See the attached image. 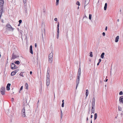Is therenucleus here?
I'll return each mask as SVG.
<instances>
[{
    "mask_svg": "<svg viewBox=\"0 0 123 123\" xmlns=\"http://www.w3.org/2000/svg\"><path fill=\"white\" fill-rule=\"evenodd\" d=\"M25 108L24 107L22 110L21 112V115L23 117H25Z\"/></svg>",
    "mask_w": 123,
    "mask_h": 123,
    "instance_id": "f03ea898",
    "label": "nucleus"
},
{
    "mask_svg": "<svg viewBox=\"0 0 123 123\" xmlns=\"http://www.w3.org/2000/svg\"><path fill=\"white\" fill-rule=\"evenodd\" d=\"M107 26L106 27L105 29V31H107Z\"/></svg>",
    "mask_w": 123,
    "mask_h": 123,
    "instance_id": "8fccbe9b",
    "label": "nucleus"
},
{
    "mask_svg": "<svg viewBox=\"0 0 123 123\" xmlns=\"http://www.w3.org/2000/svg\"><path fill=\"white\" fill-rule=\"evenodd\" d=\"M42 38H43V34H42Z\"/></svg>",
    "mask_w": 123,
    "mask_h": 123,
    "instance_id": "338daca9",
    "label": "nucleus"
},
{
    "mask_svg": "<svg viewBox=\"0 0 123 123\" xmlns=\"http://www.w3.org/2000/svg\"><path fill=\"white\" fill-rule=\"evenodd\" d=\"M0 92L2 95H4L5 93V87H2L0 90Z\"/></svg>",
    "mask_w": 123,
    "mask_h": 123,
    "instance_id": "7ed1b4c3",
    "label": "nucleus"
},
{
    "mask_svg": "<svg viewBox=\"0 0 123 123\" xmlns=\"http://www.w3.org/2000/svg\"><path fill=\"white\" fill-rule=\"evenodd\" d=\"M95 110V105H92L91 112L92 113H94Z\"/></svg>",
    "mask_w": 123,
    "mask_h": 123,
    "instance_id": "39448f33",
    "label": "nucleus"
},
{
    "mask_svg": "<svg viewBox=\"0 0 123 123\" xmlns=\"http://www.w3.org/2000/svg\"><path fill=\"white\" fill-rule=\"evenodd\" d=\"M90 0H85L84 8H85V6L89 3Z\"/></svg>",
    "mask_w": 123,
    "mask_h": 123,
    "instance_id": "6e6552de",
    "label": "nucleus"
},
{
    "mask_svg": "<svg viewBox=\"0 0 123 123\" xmlns=\"http://www.w3.org/2000/svg\"><path fill=\"white\" fill-rule=\"evenodd\" d=\"M62 103H64V100H62Z\"/></svg>",
    "mask_w": 123,
    "mask_h": 123,
    "instance_id": "680f3d73",
    "label": "nucleus"
},
{
    "mask_svg": "<svg viewBox=\"0 0 123 123\" xmlns=\"http://www.w3.org/2000/svg\"><path fill=\"white\" fill-rule=\"evenodd\" d=\"M99 63H100V62H98V63L97 64V66L98 65H99Z\"/></svg>",
    "mask_w": 123,
    "mask_h": 123,
    "instance_id": "5fc2aeb1",
    "label": "nucleus"
},
{
    "mask_svg": "<svg viewBox=\"0 0 123 123\" xmlns=\"http://www.w3.org/2000/svg\"><path fill=\"white\" fill-rule=\"evenodd\" d=\"M76 4L78 5V6H80V2L79 1H77L76 3Z\"/></svg>",
    "mask_w": 123,
    "mask_h": 123,
    "instance_id": "72a5a7b5",
    "label": "nucleus"
},
{
    "mask_svg": "<svg viewBox=\"0 0 123 123\" xmlns=\"http://www.w3.org/2000/svg\"><path fill=\"white\" fill-rule=\"evenodd\" d=\"M1 22H2V23H4V20L3 19H2L1 20Z\"/></svg>",
    "mask_w": 123,
    "mask_h": 123,
    "instance_id": "864d4df0",
    "label": "nucleus"
},
{
    "mask_svg": "<svg viewBox=\"0 0 123 123\" xmlns=\"http://www.w3.org/2000/svg\"><path fill=\"white\" fill-rule=\"evenodd\" d=\"M88 117H87L86 118V121H87L88 120Z\"/></svg>",
    "mask_w": 123,
    "mask_h": 123,
    "instance_id": "bf43d9fd",
    "label": "nucleus"
},
{
    "mask_svg": "<svg viewBox=\"0 0 123 123\" xmlns=\"http://www.w3.org/2000/svg\"><path fill=\"white\" fill-rule=\"evenodd\" d=\"M24 72H21L19 74V75L20 76H22V77H24V75H23V73H24Z\"/></svg>",
    "mask_w": 123,
    "mask_h": 123,
    "instance_id": "bb28decb",
    "label": "nucleus"
},
{
    "mask_svg": "<svg viewBox=\"0 0 123 123\" xmlns=\"http://www.w3.org/2000/svg\"><path fill=\"white\" fill-rule=\"evenodd\" d=\"M20 24L19 23V24L18 25V26H20Z\"/></svg>",
    "mask_w": 123,
    "mask_h": 123,
    "instance_id": "13d9d810",
    "label": "nucleus"
},
{
    "mask_svg": "<svg viewBox=\"0 0 123 123\" xmlns=\"http://www.w3.org/2000/svg\"><path fill=\"white\" fill-rule=\"evenodd\" d=\"M6 26L8 28L11 29L12 30L14 29L9 24H7Z\"/></svg>",
    "mask_w": 123,
    "mask_h": 123,
    "instance_id": "9d476101",
    "label": "nucleus"
},
{
    "mask_svg": "<svg viewBox=\"0 0 123 123\" xmlns=\"http://www.w3.org/2000/svg\"><path fill=\"white\" fill-rule=\"evenodd\" d=\"M39 103V100H38V102H37V104H38V103Z\"/></svg>",
    "mask_w": 123,
    "mask_h": 123,
    "instance_id": "052dcab7",
    "label": "nucleus"
},
{
    "mask_svg": "<svg viewBox=\"0 0 123 123\" xmlns=\"http://www.w3.org/2000/svg\"><path fill=\"white\" fill-rule=\"evenodd\" d=\"M92 105H95V99L94 98L92 100Z\"/></svg>",
    "mask_w": 123,
    "mask_h": 123,
    "instance_id": "412c9836",
    "label": "nucleus"
},
{
    "mask_svg": "<svg viewBox=\"0 0 123 123\" xmlns=\"http://www.w3.org/2000/svg\"><path fill=\"white\" fill-rule=\"evenodd\" d=\"M53 53L52 52L50 54H49V58H53Z\"/></svg>",
    "mask_w": 123,
    "mask_h": 123,
    "instance_id": "2eb2a0df",
    "label": "nucleus"
},
{
    "mask_svg": "<svg viewBox=\"0 0 123 123\" xmlns=\"http://www.w3.org/2000/svg\"><path fill=\"white\" fill-rule=\"evenodd\" d=\"M81 75V68H80V67L79 68V69L78 71V73L77 74V78L76 80V89L77 88L78 85L79 83V82L80 80V76Z\"/></svg>",
    "mask_w": 123,
    "mask_h": 123,
    "instance_id": "f257e3e1",
    "label": "nucleus"
},
{
    "mask_svg": "<svg viewBox=\"0 0 123 123\" xmlns=\"http://www.w3.org/2000/svg\"><path fill=\"white\" fill-rule=\"evenodd\" d=\"M18 22H19V23H20V24L22 22V20H19L18 21Z\"/></svg>",
    "mask_w": 123,
    "mask_h": 123,
    "instance_id": "58836bf2",
    "label": "nucleus"
},
{
    "mask_svg": "<svg viewBox=\"0 0 123 123\" xmlns=\"http://www.w3.org/2000/svg\"><path fill=\"white\" fill-rule=\"evenodd\" d=\"M101 59H99V62H98L100 63L101 62Z\"/></svg>",
    "mask_w": 123,
    "mask_h": 123,
    "instance_id": "a18cd8bd",
    "label": "nucleus"
},
{
    "mask_svg": "<svg viewBox=\"0 0 123 123\" xmlns=\"http://www.w3.org/2000/svg\"><path fill=\"white\" fill-rule=\"evenodd\" d=\"M104 55L105 53L104 52H103L102 53L101 56V57L103 59L104 58Z\"/></svg>",
    "mask_w": 123,
    "mask_h": 123,
    "instance_id": "b1692460",
    "label": "nucleus"
},
{
    "mask_svg": "<svg viewBox=\"0 0 123 123\" xmlns=\"http://www.w3.org/2000/svg\"><path fill=\"white\" fill-rule=\"evenodd\" d=\"M57 34H59V29H57Z\"/></svg>",
    "mask_w": 123,
    "mask_h": 123,
    "instance_id": "4c0bfd02",
    "label": "nucleus"
},
{
    "mask_svg": "<svg viewBox=\"0 0 123 123\" xmlns=\"http://www.w3.org/2000/svg\"><path fill=\"white\" fill-rule=\"evenodd\" d=\"M119 94L120 95H123V92L122 91L120 92L119 93Z\"/></svg>",
    "mask_w": 123,
    "mask_h": 123,
    "instance_id": "f704fd0d",
    "label": "nucleus"
},
{
    "mask_svg": "<svg viewBox=\"0 0 123 123\" xmlns=\"http://www.w3.org/2000/svg\"><path fill=\"white\" fill-rule=\"evenodd\" d=\"M35 47L36 48L37 47V43H35Z\"/></svg>",
    "mask_w": 123,
    "mask_h": 123,
    "instance_id": "09e8293b",
    "label": "nucleus"
},
{
    "mask_svg": "<svg viewBox=\"0 0 123 123\" xmlns=\"http://www.w3.org/2000/svg\"><path fill=\"white\" fill-rule=\"evenodd\" d=\"M102 35L103 36H105V32H103L102 33Z\"/></svg>",
    "mask_w": 123,
    "mask_h": 123,
    "instance_id": "37998d69",
    "label": "nucleus"
},
{
    "mask_svg": "<svg viewBox=\"0 0 123 123\" xmlns=\"http://www.w3.org/2000/svg\"><path fill=\"white\" fill-rule=\"evenodd\" d=\"M49 71L48 70V69L47 71V74H49Z\"/></svg>",
    "mask_w": 123,
    "mask_h": 123,
    "instance_id": "de8ad7c7",
    "label": "nucleus"
},
{
    "mask_svg": "<svg viewBox=\"0 0 123 123\" xmlns=\"http://www.w3.org/2000/svg\"><path fill=\"white\" fill-rule=\"evenodd\" d=\"M89 94V92L88 91V89H87L86 90V97Z\"/></svg>",
    "mask_w": 123,
    "mask_h": 123,
    "instance_id": "a211bd4d",
    "label": "nucleus"
},
{
    "mask_svg": "<svg viewBox=\"0 0 123 123\" xmlns=\"http://www.w3.org/2000/svg\"><path fill=\"white\" fill-rule=\"evenodd\" d=\"M79 6H78L77 8V9H79Z\"/></svg>",
    "mask_w": 123,
    "mask_h": 123,
    "instance_id": "69168bd1",
    "label": "nucleus"
},
{
    "mask_svg": "<svg viewBox=\"0 0 123 123\" xmlns=\"http://www.w3.org/2000/svg\"><path fill=\"white\" fill-rule=\"evenodd\" d=\"M53 58H49V62L50 63H52V62Z\"/></svg>",
    "mask_w": 123,
    "mask_h": 123,
    "instance_id": "f3484780",
    "label": "nucleus"
},
{
    "mask_svg": "<svg viewBox=\"0 0 123 123\" xmlns=\"http://www.w3.org/2000/svg\"><path fill=\"white\" fill-rule=\"evenodd\" d=\"M91 123H92V119H91Z\"/></svg>",
    "mask_w": 123,
    "mask_h": 123,
    "instance_id": "e2e57ef3",
    "label": "nucleus"
},
{
    "mask_svg": "<svg viewBox=\"0 0 123 123\" xmlns=\"http://www.w3.org/2000/svg\"><path fill=\"white\" fill-rule=\"evenodd\" d=\"M118 110L119 111H122V108L119 106H118Z\"/></svg>",
    "mask_w": 123,
    "mask_h": 123,
    "instance_id": "c756f323",
    "label": "nucleus"
},
{
    "mask_svg": "<svg viewBox=\"0 0 123 123\" xmlns=\"http://www.w3.org/2000/svg\"><path fill=\"white\" fill-rule=\"evenodd\" d=\"M19 56L18 55H16L14 54V53H13L12 54V60L15 59L17 57H18Z\"/></svg>",
    "mask_w": 123,
    "mask_h": 123,
    "instance_id": "0eeeda50",
    "label": "nucleus"
},
{
    "mask_svg": "<svg viewBox=\"0 0 123 123\" xmlns=\"http://www.w3.org/2000/svg\"><path fill=\"white\" fill-rule=\"evenodd\" d=\"M92 53V52H90V56L91 57H92L93 56Z\"/></svg>",
    "mask_w": 123,
    "mask_h": 123,
    "instance_id": "cd10ccee",
    "label": "nucleus"
},
{
    "mask_svg": "<svg viewBox=\"0 0 123 123\" xmlns=\"http://www.w3.org/2000/svg\"><path fill=\"white\" fill-rule=\"evenodd\" d=\"M97 117V114L96 113H95L94 115V120L96 119Z\"/></svg>",
    "mask_w": 123,
    "mask_h": 123,
    "instance_id": "a878e982",
    "label": "nucleus"
},
{
    "mask_svg": "<svg viewBox=\"0 0 123 123\" xmlns=\"http://www.w3.org/2000/svg\"><path fill=\"white\" fill-rule=\"evenodd\" d=\"M59 0H56V5H57L59 3Z\"/></svg>",
    "mask_w": 123,
    "mask_h": 123,
    "instance_id": "e433bc0d",
    "label": "nucleus"
},
{
    "mask_svg": "<svg viewBox=\"0 0 123 123\" xmlns=\"http://www.w3.org/2000/svg\"><path fill=\"white\" fill-rule=\"evenodd\" d=\"M92 15L91 14H89V18L90 20H91L92 18Z\"/></svg>",
    "mask_w": 123,
    "mask_h": 123,
    "instance_id": "c85d7f7f",
    "label": "nucleus"
},
{
    "mask_svg": "<svg viewBox=\"0 0 123 123\" xmlns=\"http://www.w3.org/2000/svg\"><path fill=\"white\" fill-rule=\"evenodd\" d=\"M24 12L26 13L27 12V8H26V6L25 5V6L24 7Z\"/></svg>",
    "mask_w": 123,
    "mask_h": 123,
    "instance_id": "6ab92c4d",
    "label": "nucleus"
},
{
    "mask_svg": "<svg viewBox=\"0 0 123 123\" xmlns=\"http://www.w3.org/2000/svg\"><path fill=\"white\" fill-rule=\"evenodd\" d=\"M117 22H119V19H118L117 20Z\"/></svg>",
    "mask_w": 123,
    "mask_h": 123,
    "instance_id": "0e129e2a",
    "label": "nucleus"
},
{
    "mask_svg": "<svg viewBox=\"0 0 123 123\" xmlns=\"http://www.w3.org/2000/svg\"><path fill=\"white\" fill-rule=\"evenodd\" d=\"M108 80V79H106L105 80V82H107Z\"/></svg>",
    "mask_w": 123,
    "mask_h": 123,
    "instance_id": "6e6d98bb",
    "label": "nucleus"
},
{
    "mask_svg": "<svg viewBox=\"0 0 123 123\" xmlns=\"http://www.w3.org/2000/svg\"><path fill=\"white\" fill-rule=\"evenodd\" d=\"M4 1L3 0H0V6L3 7Z\"/></svg>",
    "mask_w": 123,
    "mask_h": 123,
    "instance_id": "f8f14e48",
    "label": "nucleus"
},
{
    "mask_svg": "<svg viewBox=\"0 0 123 123\" xmlns=\"http://www.w3.org/2000/svg\"><path fill=\"white\" fill-rule=\"evenodd\" d=\"M59 34H57V39H58L59 38Z\"/></svg>",
    "mask_w": 123,
    "mask_h": 123,
    "instance_id": "49530a36",
    "label": "nucleus"
},
{
    "mask_svg": "<svg viewBox=\"0 0 123 123\" xmlns=\"http://www.w3.org/2000/svg\"><path fill=\"white\" fill-rule=\"evenodd\" d=\"M20 91H20V90L19 91V93L20 92Z\"/></svg>",
    "mask_w": 123,
    "mask_h": 123,
    "instance_id": "774afa93",
    "label": "nucleus"
},
{
    "mask_svg": "<svg viewBox=\"0 0 123 123\" xmlns=\"http://www.w3.org/2000/svg\"><path fill=\"white\" fill-rule=\"evenodd\" d=\"M18 67L16 66L15 64L13 63H12L11 65V68L12 69H14L17 68Z\"/></svg>",
    "mask_w": 123,
    "mask_h": 123,
    "instance_id": "20e7f679",
    "label": "nucleus"
},
{
    "mask_svg": "<svg viewBox=\"0 0 123 123\" xmlns=\"http://www.w3.org/2000/svg\"><path fill=\"white\" fill-rule=\"evenodd\" d=\"M64 103H62V107H63L64 106Z\"/></svg>",
    "mask_w": 123,
    "mask_h": 123,
    "instance_id": "ea45409f",
    "label": "nucleus"
},
{
    "mask_svg": "<svg viewBox=\"0 0 123 123\" xmlns=\"http://www.w3.org/2000/svg\"><path fill=\"white\" fill-rule=\"evenodd\" d=\"M119 36H118L116 38L115 41L116 42H117L118 41L119 39Z\"/></svg>",
    "mask_w": 123,
    "mask_h": 123,
    "instance_id": "dca6fc26",
    "label": "nucleus"
},
{
    "mask_svg": "<svg viewBox=\"0 0 123 123\" xmlns=\"http://www.w3.org/2000/svg\"><path fill=\"white\" fill-rule=\"evenodd\" d=\"M119 101L120 103L123 104V96H121L120 97Z\"/></svg>",
    "mask_w": 123,
    "mask_h": 123,
    "instance_id": "1a4fd4ad",
    "label": "nucleus"
},
{
    "mask_svg": "<svg viewBox=\"0 0 123 123\" xmlns=\"http://www.w3.org/2000/svg\"><path fill=\"white\" fill-rule=\"evenodd\" d=\"M14 98H12V101H13L14 100Z\"/></svg>",
    "mask_w": 123,
    "mask_h": 123,
    "instance_id": "4d7b16f0",
    "label": "nucleus"
},
{
    "mask_svg": "<svg viewBox=\"0 0 123 123\" xmlns=\"http://www.w3.org/2000/svg\"><path fill=\"white\" fill-rule=\"evenodd\" d=\"M3 9V7L0 6V18L1 17L2 13L4 12Z\"/></svg>",
    "mask_w": 123,
    "mask_h": 123,
    "instance_id": "423d86ee",
    "label": "nucleus"
},
{
    "mask_svg": "<svg viewBox=\"0 0 123 123\" xmlns=\"http://www.w3.org/2000/svg\"><path fill=\"white\" fill-rule=\"evenodd\" d=\"M50 79H47L46 80V84L47 86H48L49 84Z\"/></svg>",
    "mask_w": 123,
    "mask_h": 123,
    "instance_id": "ddd939ff",
    "label": "nucleus"
},
{
    "mask_svg": "<svg viewBox=\"0 0 123 123\" xmlns=\"http://www.w3.org/2000/svg\"><path fill=\"white\" fill-rule=\"evenodd\" d=\"M15 63L16 64H17L18 65H19L20 63V62L19 61H16L15 62Z\"/></svg>",
    "mask_w": 123,
    "mask_h": 123,
    "instance_id": "393cba45",
    "label": "nucleus"
},
{
    "mask_svg": "<svg viewBox=\"0 0 123 123\" xmlns=\"http://www.w3.org/2000/svg\"><path fill=\"white\" fill-rule=\"evenodd\" d=\"M19 70L18 69H16L14 71V72L16 73V74L19 71Z\"/></svg>",
    "mask_w": 123,
    "mask_h": 123,
    "instance_id": "473e14b6",
    "label": "nucleus"
},
{
    "mask_svg": "<svg viewBox=\"0 0 123 123\" xmlns=\"http://www.w3.org/2000/svg\"><path fill=\"white\" fill-rule=\"evenodd\" d=\"M30 73L31 74H32V72L31 71H30Z\"/></svg>",
    "mask_w": 123,
    "mask_h": 123,
    "instance_id": "3c124183",
    "label": "nucleus"
},
{
    "mask_svg": "<svg viewBox=\"0 0 123 123\" xmlns=\"http://www.w3.org/2000/svg\"><path fill=\"white\" fill-rule=\"evenodd\" d=\"M11 86V84L10 83H8L7 85L6 89L7 90L9 91L10 90V86Z\"/></svg>",
    "mask_w": 123,
    "mask_h": 123,
    "instance_id": "4468645a",
    "label": "nucleus"
},
{
    "mask_svg": "<svg viewBox=\"0 0 123 123\" xmlns=\"http://www.w3.org/2000/svg\"><path fill=\"white\" fill-rule=\"evenodd\" d=\"M49 79V74H47V79Z\"/></svg>",
    "mask_w": 123,
    "mask_h": 123,
    "instance_id": "2f4dec72",
    "label": "nucleus"
},
{
    "mask_svg": "<svg viewBox=\"0 0 123 123\" xmlns=\"http://www.w3.org/2000/svg\"><path fill=\"white\" fill-rule=\"evenodd\" d=\"M92 117H93L92 115H91V116H90V118H92Z\"/></svg>",
    "mask_w": 123,
    "mask_h": 123,
    "instance_id": "603ef678",
    "label": "nucleus"
},
{
    "mask_svg": "<svg viewBox=\"0 0 123 123\" xmlns=\"http://www.w3.org/2000/svg\"><path fill=\"white\" fill-rule=\"evenodd\" d=\"M59 23L58 22L57 23V29H59Z\"/></svg>",
    "mask_w": 123,
    "mask_h": 123,
    "instance_id": "c9c22d12",
    "label": "nucleus"
},
{
    "mask_svg": "<svg viewBox=\"0 0 123 123\" xmlns=\"http://www.w3.org/2000/svg\"><path fill=\"white\" fill-rule=\"evenodd\" d=\"M107 4V3H105V6L104 7V9L105 10H106V9Z\"/></svg>",
    "mask_w": 123,
    "mask_h": 123,
    "instance_id": "aec40b11",
    "label": "nucleus"
},
{
    "mask_svg": "<svg viewBox=\"0 0 123 123\" xmlns=\"http://www.w3.org/2000/svg\"><path fill=\"white\" fill-rule=\"evenodd\" d=\"M30 52L32 54H33V52L32 50V45H31L30 46Z\"/></svg>",
    "mask_w": 123,
    "mask_h": 123,
    "instance_id": "9b49d317",
    "label": "nucleus"
},
{
    "mask_svg": "<svg viewBox=\"0 0 123 123\" xmlns=\"http://www.w3.org/2000/svg\"><path fill=\"white\" fill-rule=\"evenodd\" d=\"M62 110H61V117L62 118Z\"/></svg>",
    "mask_w": 123,
    "mask_h": 123,
    "instance_id": "7c9ffc66",
    "label": "nucleus"
},
{
    "mask_svg": "<svg viewBox=\"0 0 123 123\" xmlns=\"http://www.w3.org/2000/svg\"><path fill=\"white\" fill-rule=\"evenodd\" d=\"M23 2L24 3H26V0H23Z\"/></svg>",
    "mask_w": 123,
    "mask_h": 123,
    "instance_id": "79ce46f5",
    "label": "nucleus"
},
{
    "mask_svg": "<svg viewBox=\"0 0 123 123\" xmlns=\"http://www.w3.org/2000/svg\"><path fill=\"white\" fill-rule=\"evenodd\" d=\"M57 18H55L54 19V20L55 21H57Z\"/></svg>",
    "mask_w": 123,
    "mask_h": 123,
    "instance_id": "c03bdc74",
    "label": "nucleus"
},
{
    "mask_svg": "<svg viewBox=\"0 0 123 123\" xmlns=\"http://www.w3.org/2000/svg\"><path fill=\"white\" fill-rule=\"evenodd\" d=\"M23 86H22L21 87V88H20V91H21L23 89Z\"/></svg>",
    "mask_w": 123,
    "mask_h": 123,
    "instance_id": "a19ab883",
    "label": "nucleus"
},
{
    "mask_svg": "<svg viewBox=\"0 0 123 123\" xmlns=\"http://www.w3.org/2000/svg\"><path fill=\"white\" fill-rule=\"evenodd\" d=\"M16 74V73L13 71L11 73V75L12 76H13L14 75Z\"/></svg>",
    "mask_w": 123,
    "mask_h": 123,
    "instance_id": "5701e85b",
    "label": "nucleus"
},
{
    "mask_svg": "<svg viewBox=\"0 0 123 123\" xmlns=\"http://www.w3.org/2000/svg\"><path fill=\"white\" fill-rule=\"evenodd\" d=\"M25 88L27 90L28 89V85L27 83H26L25 84Z\"/></svg>",
    "mask_w": 123,
    "mask_h": 123,
    "instance_id": "4be33fe9",
    "label": "nucleus"
}]
</instances>
